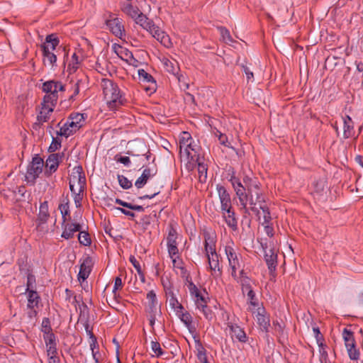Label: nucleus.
<instances>
[{"label":"nucleus","instance_id":"f257e3e1","mask_svg":"<svg viewBox=\"0 0 363 363\" xmlns=\"http://www.w3.org/2000/svg\"><path fill=\"white\" fill-rule=\"evenodd\" d=\"M232 186L238 197L240 206L247 210V202L253 212L259 214L256 207L265 203V197L261 189V184L255 177L245 176L242 182L233 174L230 179Z\"/></svg>","mask_w":363,"mask_h":363},{"label":"nucleus","instance_id":"f03ea898","mask_svg":"<svg viewBox=\"0 0 363 363\" xmlns=\"http://www.w3.org/2000/svg\"><path fill=\"white\" fill-rule=\"evenodd\" d=\"M101 86L104 99L110 109H117L125 104L126 99L118 84L113 80L106 78L102 79Z\"/></svg>","mask_w":363,"mask_h":363},{"label":"nucleus","instance_id":"7ed1b4c3","mask_svg":"<svg viewBox=\"0 0 363 363\" xmlns=\"http://www.w3.org/2000/svg\"><path fill=\"white\" fill-rule=\"evenodd\" d=\"M60 43L59 38L55 34L48 35L45 42L40 45L43 53V62L45 67H50L51 69L55 68L57 65V54L62 50L65 52V48L58 47Z\"/></svg>","mask_w":363,"mask_h":363},{"label":"nucleus","instance_id":"20e7f679","mask_svg":"<svg viewBox=\"0 0 363 363\" xmlns=\"http://www.w3.org/2000/svg\"><path fill=\"white\" fill-rule=\"evenodd\" d=\"M203 235L204 238V249L209 267L214 273L216 272V270L220 272L218 255L216 250V235L213 232L206 229L203 230Z\"/></svg>","mask_w":363,"mask_h":363},{"label":"nucleus","instance_id":"39448f33","mask_svg":"<svg viewBox=\"0 0 363 363\" xmlns=\"http://www.w3.org/2000/svg\"><path fill=\"white\" fill-rule=\"evenodd\" d=\"M86 117L84 113H73L61 126L57 136H69L79 130L85 124Z\"/></svg>","mask_w":363,"mask_h":363},{"label":"nucleus","instance_id":"423d86ee","mask_svg":"<svg viewBox=\"0 0 363 363\" xmlns=\"http://www.w3.org/2000/svg\"><path fill=\"white\" fill-rule=\"evenodd\" d=\"M42 89L46 93L43 101L55 106L59 97L58 92L65 91V87L60 82L50 80L43 84Z\"/></svg>","mask_w":363,"mask_h":363},{"label":"nucleus","instance_id":"0eeeda50","mask_svg":"<svg viewBox=\"0 0 363 363\" xmlns=\"http://www.w3.org/2000/svg\"><path fill=\"white\" fill-rule=\"evenodd\" d=\"M147 298L148 300V304L145 311L147 314L150 325L153 327L157 318L162 316V312L160 306L158 305L156 294L154 291L151 290L147 294Z\"/></svg>","mask_w":363,"mask_h":363},{"label":"nucleus","instance_id":"6e6552de","mask_svg":"<svg viewBox=\"0 0 363 363\" xmlns=\"http://www.w3.org/2000/svg\"><path fill=\"white\" fill-rule=\"evenodd\" d=\"M43 160L38 155H35L27 167L26 174V180L27 182L34 185L36 179L43 172Z\"/></svg>","mask_w":363,"mask_h":363},{"label":"nucleus","instance_id":"1a4fd4ad","mask_svg":"<svg viewBox=\"0 0 363 363\" xmlns=\"http://www.w3.org/2000/svg\"><path fill=\"white\" fill-rule=\"evenodd\" d=\"M342 337L350 358L352 360H357L359 357V352L356 347L353 332L347 328H344Z\"/></svg>","mask_w":363,"mask_h":363},{"label":"nucleus","instance_id":"9d476101","mask_svg":"<svg viewBox=\"0 0 363 363\" xmlns=\"http://www.w3.org/2000/svg\"><path fill=\"white\" fill-rule=\"evenodd\" d=\"M225 252L228 260L229 266L232 269L231 276L234 279H237V270L241 267V255L238 253L231 245H229L225 247Z\"/></svg>","mask_w":363,"mask_h":363},{"label":"nucleus","instance_id":"9b49d317","mask_svg":"<svg viewBox=\"0 0 363 363\" xmlns=\"http://www.w3.org/2000/svg\"><path fill=\"white\" fill-rule=\"evenodd\" d=\"M105 23L116 37L123 39L125 36V28L121 19L116 17L115 14L108 13V17L106 18Z\"/></svg>","mask_w":363,"mask_h":363},{"label":"nucleus","instance_id":"f8f14e48","mask_svg":"<svg viewBox=\"0 0 363 363\" xmlns=\"http://www.w3.org/2000/svg\"><path fill=\"white\" fill-rule=\"evenodd\" d=\"M82 167H78L76 172L77 174L74 173L69 180L70 191L75 195H79L83 191L85 185V177L82 172Z\"/></svg>","mask_w":363,"mask_h":363},{"label":"nucleus","instance_id":"ddd939ff","mask_svg":"<svg viewBox=\"0 0 363 363\" xmlns=\"http://www.w3.org/2000/svg\"><path fill=\"white\" fill-rule=\"evenodd\" d=\"M179 147H180V153L182 152V149L184 150V153L186 155V157H194V155H191L190 151H194L195 153H197L200 149L199 140H196V142L194 140V138H182L179 140Z\"/></svg>","mask_w":363,"mask_h":363},{"label":"nucleus","instance_id":"4468645a","mask_svg":"<svg viewBox=\"0 0 363 363\" xmlns=\"http://www.w3.org/2000/svg\"><path fill=\"white\" fill-rule=\"evenodd\" d=\"M163 286L167 297V302L168 303L169 307L174 311L178 308L180 310L184 309L183 306L178 301L176 297V294L174 291L172 284L169 282L168 284L163 283Z\"/></svg>","mask_w":363,"mask_h":363},{"label":"nucleus","instance_id":"2eb2a0df","mask_svg":"<svg viewBox=\"0 0 363 363\" xmlns=\"http://www.w3.org/2000/svg\"><path fill=\"white\" fill-rule=\"evenodd\" d=\"M60 156L58 154H50L47 158L45 163H44L45 171L44 174L45 177H49L52 173L55 172L59 167Z\"/></svg>","mask_w":363,"mask_h":363},{"label":"nucleus","instance_id":"dca6fc26","mask_svg":"<svg viewBox=\"0 0 363 363\" xmlns=\"http://www.w3.org/2000/svg\"><path fill=\"white\" fill-rule=\"evenodd\" d=\"M41 105V110L37 116L38 123H34L33 125V128L35 129L40 128V123L47 121V120L49 118V114L53 111L55 106H51V104L48 103H45L43 101Z\"/></svg>","mask_w":363,"mask_h":363},{"label":"nucleus","instance_id":"f3484780","mask_svg":"<svg viewBox=\"0 0 363 363\" xmlns=\"http://www.w3.org/2000/svg\"><path fill=\"white\" fill-rule=\"evenodd\" d=\"M256 319L260 329L265 333H268L270 326V318L264 308H257Z\"/></svg>","mask_w":363,"mask_h":363},{"label":"nucleus","instance_id":"a211bd4d","mask_svg":"<svg viewBox=\"0 0 363 363\" xmlns=\"http://www.w3.org/2000/svg\"><path fill=\"white\" fill-rule=\"evenodd\" d=\"M217 191L218 193V196L221 204V211L224 210L229 211V208H232V204L230 196L228 193L226 189L223 186L217 185Z\"/></svg>","mask_w":363,"mask_h":363},{"label":"nucleus","instance_id":"6ab92c4d","mask_svg":"<svg viewBox=\"0 0 363 363\" xmlns=\"http://www.w3.org/2000/svg\"><path fill=\"white\" fill-rule=\"evenodd\" d=\"M26 293L28 294L27 307L31 310V311L29 312L28 315H29V317L32 318L33 315H35L37 313L36 311L34 310V308L35 307H38V303L40 300V297L38 294V293L35 290L26 291Z\"/></svg>","mask_w":363,"mask_h":363},{"label":"nucleus","instance_id":"aec40b11","mask_svg":"<svg viewBox=\"0 0 363 363\" xmlns=\"http://www.w3.org/2000/svg\"><path fill=\"white\" fill-rule=\"evenodd\" d=\"M92 267V259L90 257H85L80 265L78 279L79 281H84L86 279L91 272Z\"/></svg>","mask_w":363,"mask_h":363},{"label":"nucleus","instance_id":"412c9836","mask_svg":"<svg viewBox=\"0 0 363 363\" xmlns=\"http://www.w3.org/2000/svg\"><path fill=\"white\" fill-rule=\"evenodd\" d=\"M63 232L62 237L65 239H70L76 232L80 231L82 226L79 223H62Z\"/></svg>","mask_w":363,"mask_h":363},{"label":"nucleus","instance_id":"4be33fe9","mask_svg":"<svg viewBox=\"0 0 363 363\" xmlns=\"http://www.w3.org/2000/svg\"><path fill=\"white\" fill-rule=\"evenodd\" d=\"M230 329V333L232 338H236L240 342H245L247 340V336L244 330L238 325L231 323L228 324Z\"/></svg>","mask_w":363,"mask_h":363},{"label":"nucleus","instance_id":"5701e85b","mask_svg":"<svg viewBox=\"0 0 363 363\" xmlns=\"http://www.w3.org/2000/svg\"><path fill=\"white\" fill-rule=\"evenodd\" d=\"M222 212L223 217L229 228L233 230H235L238 228V221L235 218V212L233 208L228 210H224Z\"/></svg>","mask_w":363,"mask_h":363},{"label":"nucleus","instance_id":"b1692460","mask_svg":"<svg viewBox=\"0 0 363 363\" xmlns=\"http://www.w3.org/2000/svg\"><path fill=\"white\" fill-rule=\"evenodd\" d=\"M138 76L140 78V80H141L143 82H149L151 83L152 85L145 88V90L147 91H155V86H156V82L154 79L153 77L147 73L145 70L143 69H138Z\"/></svg>","mask_w":363,"mask_h":363},{"label":"nucleus","instance_id":"393cba45","mask_svg":"<svg viewBox=\"0 0 363 363\" xmlns=\"http://www.w3.org/2000/svg\"><path fill=\"white\" fill-rule=\"evenodd\" d=\"M264 259L269 271L271 272L275 271L277 264V255L274 250L269 249L268 251H265Z\"/></svg>","mask_w":363,"mask_h":363},{"label":"nucleus","instance_id":"a878e982","mask_svg":"<svg viewBox=\"0 0 363 363\" xmlns=\"http://www.w3.org/2000/svg\"><path fill=\"white\" fill-rule=\"evenodd\" d=\"M162 62L164 67V69L166 72L173 74L177 75L178 74L179 67L178 62L174 60H170L168 58L164 57L162 60Z\"/></svg>","mask_w":363,"mask_h":363},{"label":"nucleus","instance_id":"bb28decb","mask_svg":"<svg viewBox=\"0 0 363 363\" xmlns=\"http://www.w3.org/2000/svg\"><path fill=\"white\" fill-rule=\"evenodd\" d=\"M121 10L124 13L134 19L135 21H136V18L140 16V13H142L137 6H135L131 4H124L121 7Z\"/></svg>","mask_w":363,"mask_h":363},{"label":"nucleus","instance_id":"cd10ccee","mask_svg":"<svg viewBox=\"0 0 363 363\" xmlns=\"http://www.w3.org/2000/svg\"><path fill=\"white\" fill-rule=\"evenodd\" d=\"M174 312L189 330H191L193 328V318L189 312L184 311V308L182 310L178 308Z\"/></svg>","mask_w":363,"mask_h":363},{"label":"nucleus","instance_id":"c85d7f7f","mask_svg":"<svg viewBox=\"0 0 363 363\" xmlns=\"http://www.w3.org/2000/svg\"><path fill=\"white\" fill-rule=\"evenodd\" d=\"M343 130L345 136H352L355 134L354 131V122L349 116L342 117Z\"/></svg>","mask_w":363,"mask_h":363},{"label":"nucleus","instance_id":"c756f323","mask_svg":"<svg viewBox=\"0 0 363 363\" xmlns=\"http://www.w3.org/2000/svg\"><path fill=\"white\" fill-rule=\"evenodd\" d=\"M148 32L161 43L165 45L166 41L168 40V36L155 24H154V26L152 27Z\"/></svg>","mask_w":363,"mask_h":363},{"label":"nucleus","instance_id":"7c9ffc66","mask_svg":"<svg viewBox=\"0 0 363 363\" xmlns=\"http://www.w3.org/2000/svg\"><path fill=\"white\" fill-rule=\"evenodd\" d=\"M153 176V174L151 173V170L150 168H146L143 170L141 176L135 181V186L138 189L143 188L147 183V180Z\"/></svg>","mask_w":363,"mask_h":363},{"label":"nucleus","instance_id":"2f4dec72","mask_svg":"<svg viewBox=\"0 0 363 363\" xmlns=\"http://www.w3.org/2000/svg\"><path fill=\"white\" fill-rule=\"evenodd\" d=\"M50 216L48 211V201H44L40 204L38 220L39 221L38 225L45 223Z\"/></svg>","mask_w":363,"mask_h":363},{"label":"nucleus","instance_id":"473e14b6","mask_svg":"<svg viewBox=\"0 0 363 363\" xmlns=\"http://www.w3.org/2000/svg\"><path fill=\"white\" fill-rule=\"evenodd\" d=\"M82 60L79 58V57L74 52L71 58L70 62L68 63L67 65V72L69 74H72L77 72L78 68L79 67V65H81Z\"/></svg>","mask_w":363,"mask_h":363},{"label":"nucleus","instance_id":"72a5a7b5","mask_svg":"<svg viewBox=\"0 0 363 363\" xmlns=\"http://www.w3.org/2000/svg\"><path fill=\"white\" fill-rule=\"evenodd\" d=\"M135 22L147 31H149L150 29L154 26L155 24L152 20L148 18L143 13H140V16L138 18H136V21Z\"/></svg>","mask_w":363,"mask_h":363},{"label":"nucleus","instance_id":"f704fd0d","mask_svg":"<svg viewBox=\"0 0 363 363\" xmlns=\"http://www.w3.org/2000/svg\"><path fill=\"white\" fill-rule=\"evenodd\" d=\"M197 169H198L199 181L201 183L206 182V179H207V171H208L206 164H205L203 162H199Z\"/></svg>","mask_w":363,"mask_h":363},{"label":"nucleus","instance_id":"c9c22d12","mask_svg":"<svg viewBox=\"0 0 363 363\" xmlns=\"http://www.w3.org/2000/svg\"><path fill=\"white\" fill-rule=\"evenodd\" d=\"M177 233L176 229L172 225H169L167 237V245H177Z\"/></svg>","mask_w":363,"mask_h":363},{"label":"nucleus","instance_id":"e433bc0d","mask_svg":"<svg viewBox=\"0 0 363 363\" xmlns=\"http://www.w3.org/2000/svg\"><path fill=\"white\" fill-rule=\"evenodd\" d=\"M115 202L117 204H118L123 207L127 208L128 209H130V210H134V211H141V212L144 211V208L142 206L133 205L130 203L123 201V200H121L120 199H116Z\"/></svg>","mask_w":363,"mask_h":363},{"label":"nucleus","instance_id":"4c0bfd02","mask_svg":"<svg viewBox=\"0 0 363 363\" xmlns=\"http://www.w3.org/2000/svg\"><path fill=\"white\" fill-rule=\"evenodd\" d=\"M79 233L78 235V240L81 245L84 246H89L91 245V238L89 237V234L85 231H79Z\"/></svg>","mask_w":363,"mask_h":363},{"label":"nucleus","instance_id":"58836bf2","mask_svg":"<svg viewBox=\"0 0 363 363\" xmlns=\"http://www.w3.org/2000/svg\"><path fill=\"white\" fill-rule=\"evenodd\" d=\"M319 347V352H320V361L321 363H327L328 362V352L326 351V345L323 343V342L318 343Z\"/></svg>","mask_w":363,"mask_h":363},{"label":"nucleus","instance_id":"ea45409f","mask_svg":"<svg viewBox=\"0 0 363 363\" xmlns=\"http://www.w3.org/2000/svg\"><path fill=\"white\" fill-rule=\"evenodd\" d=\"M259 206L263 213L264 222L262 223V225L269 224V222L272 220V217L270 215L269 208L264 203H262L259 205Z\"/></svg>","mask_w":363,"mask_h":363},{"label":"nucleus","instance_id":"a19ab883","mask_svg":"<svg viewBox=\"0 0 363 363\" xmlns=\"http://www.w3.org/2000/svg\"><path fill=\"white\" fill-rule=\"evenodd\" d=\"M129 260L132 263V264L134 266V267L135 268L138 274L140 276L142 281H144L145 277H144V274L142 271V269H141L139 262L135 259V257L134 256H130Z\"/></svg>","mask_w":363,"mask_h":363},{"label":"nucleus","instance_id":"79ce46f5","mask_svg":"<svg viewBox=\"0 0 363 363\" xmlns=\"http://www.w3.org/2000/svg\"><path fill=\"white\" fill-rule=\"evenodd\" d=\"M35 290V277L29 273L27 276V283H26V291H31Z\"/></svg>","mask_w":363,"mask_h":363},{"label":"nucleus","instance_id":"37998d69","mask_svg":"<svg viewBox=\"0 0 363 363\" xmlns=\"http://www.w3.org/2000/svg\"><path fill=\"white\" fill-rule=\"evenodd\" d=\"M41 331L43 335L48 334L52 332V329L50 326V321L48 318H44L41 324Z\"/></svg>","mask_w":363,"mask_h":363},{"label":"nucleus","instance_id":"c03bdc74","mask_svg":"<svg viewBox=\"0 0 363 363\" xmlns=\"http://www.w3.org/2000/svg\"><path fill=\"white\" fill-rule=\"evenodd\" d=\"M118 179L120 186L124 189H128L132 186V182L123 175H118Z\"/></svg>","mask_w":363,"mask_h":363},{"label":"nucleus","instance_id":"a18cd8bd","mask_svg":"<svg viewBox=\"0 0 363 363\" xmlns=\"http://www.w3.org/2000/svg\"><path fill=\"white\" fill-rule=\"evenodd\" d=\"M43 339H44L45 345H57L56 336L52 332L43 335Z\"/></svg>","mask_w":363,"mask_h":363},{"label":"nucleus","instance_id":"49530a36","mask_svg":"<svg viewBox=\"0 0 363 363\" xmlns=\"http://www.w3.org/2000/svg\"><path fill=\"white\" fill-rule=\"evenodd\" d=\"M58 208L62 213L63 220L62 223L64 224L67 220L66 216L69 215V204L68 203H61Z\"/></svg>","mask_w":363,"mask_h":363},{"label":"nucleus","instance_id":"de8ad7c7","mask_svg":"<svg viewBox=\"0 0 363 363\" xmlns=\"http://www.w3.org/2000/svg\"><path fill=\"white\" fill-rule=\"evenodd\" d=\"M61 138H52V142L48 148L49 152H53L58 150L61 147Z\"/></svg>","mask_w":363,"mask_h":363},{"label":"nucleus","instance_id":"09e8293b","mask_svg":"<svg viewBox=\"0 0 363 363\" xmlns=\"http://www.w3.org/2000/svg\"><path fill=\"white\" fill-rule=\"evenodd\" d=\"M151 348L156 357H160L163 354V351L160 347V345L157 341H152Z\"/></svg>","mask_w":363,"mask_h":363},{"label":"nucleus","instance_id":"8fccbe9b","mask_svg":"<svg viewBox=\"0 0 363 363\" xmlns=\"http://www.w3.org/2000/svg\"><path fill=\"white\" fill-rule=\"evenodd\" d=\"M121 55H122L121 56V58L125 60L128 62L130 63L132 60L135 61V59L134 58L133 53L128 49H124L123 50H122Z\"/></svg>","mask_w":363,"mask_h":363},{"label":"nucleus","instance_id":"3c124183","mask_svg":"<svg viewBox=\"0 0 363 363\" xmlns=\"http://www.w3.org/2000/svg\"><path fill=\"white\" fill-rule=\"evenodd\" d=\"M80 82L81 80H77V82L72 86V94L69 96V101H74L75 100V96L79 94Z\"/></svg>","mask_w":363,"mask_h":363},{"label":"nucleus","instance_id":"603ef678","mask_svg":"<svg viewBox=\"0 0 363 363\" xmlns=\"http://www.w3.org/2000/svg\"><path fill=\"white\" fill-rule=\"evenodd\" d=\"M189 290L190 294L195 297H199V294H201V291L199 290L197 286L191 281H189Z\"/></svg>","mask_w":363,"mask_h":363},{"label":"nucleus","instance_id":"864d4df0","mask_svg":"<svg viewBox=\"0 0 363 363\" xmlns=\"http://www.w3.org/2000/svg\"><path fill=\"white\" fill-rule=\"evenodd\" d=\"M199 297H195L196 298L195 303L196 305V308H201V307H203V306H204V305L207 304V301H206V298L204 297V296L201 293L200 294H199Z\"/></svg>","mask_w":363,"mask_h":363},{"label":"nucleus","instance_id":"5fc2aeb1","mask_svg":"<svg viewBox=\"0 0 363 363\" xmlns=\"http://www.w3.org/2000/svg\"><path fill=\"white\" fill-rule=\"evenodd\" d=\"M199 309L203 312L206 319L211 320L213 318V313L211 308L208 307L207 304Z\"/></svg>","mask_w":363,"mask_h":363},{"label":"nucleus","instance_id":"6e6d98bb","mask_svg":"<svg viewBox=\"0 0 363 363\" xmlns=\"http://www.w3.org/2000/svg\"><path fill=\"white\" fill-rule=\"evenodd\" d=\"M168 253L171 258L179 256V250L177 248V245H167Z\"/></svg>","mask_w":363,"mask_h":363},{"label":"nucleus","instance_id":"4d7b16f0","mask_svg":"<svg viewBox=\"0 0 363 363\" xmlns=\"http://www.w3.org/2000/svg\"><path fill=\"white\" fill-rule=\"evenodd\" d=\"M46 352L48 357L57 356V345H46Z\"/></svg>","mask_w":363,"mask_h":363},{"label":"nucleus","instance_id":"13d9d810","mask_svg":"<svg viewBox=\"0 0 363 363\" xmlns=\"http://www.w3.org/2000/svg\"><path fill=\"white\" fill-rule=\"evenodd\" d=\"M242 69L246 74L247 82L252 81L254 79L253 72L250 69L247 65H242Z\"/></svg>","mask_w":363,"mask_h":363},{"label":"nucleus","instance_id":"bf43d9fd","mask_svg":"<svg viewBox=\"0 0 363 363\" xmlns=\"http://www.w3.org/2000/svg\"><path fill=\"white\" fill-rule=\"evenodd\" d=\"M219 29H220V34H221L223 40L225 41L231 42L232 38H231V36H230V32L228 31V30L224 27H220V28H219Z\"/></svg>","mask_w":363,"mask_h":363},{"label":"nucleus","instance_id":"052dcab7","mask_svg":"<svg viewBox=\"0 0 363 363\" xmlns=\"http://www.w3.org/2000/svg\"><path fill=\"white\" fill-rule=\"evenodd\" d=\"M247 295L248 299L250 300V304L253 306H257L258 302L255 297V293L254 292V291L253 290L249 291Z\"/></svg>","mask_w":363,"mask_h":363},{"label":"nucleus","instance_id":"680f3d73","mask_svg":"<svg viewBox=\"0 0 363 363\" xmlns=\"http://www.w3.org/2000/svg\"><path fill=\"white\" fill-rule=\"evenodd\" d=\"M172 259L173 267L175 269H180L184 267L183 262L179 258V256L171 258Z\"/></svg>","mask_w":363,"mask_h":363},{"label":"nucleus","instance_id":"e2e57ef3","mask_svg":"<svg viewBox=\"0 0 363 363\" xmlns=\"http://www.w3.org/2000/svg\"><path fill=\"white\" fill-rule=\"evenodd\" d=\"M115 209L120 211L122 213L128 216L131 219H133L135 216V213L130 210H126V209L121 208V207H115Z\"/></svg>","mask_w":363,"mask_h":363},{"label":"nucleus","instance_id":"0e129e2a","mask_svg":"<svg viewBox=\"0 0 363 363\" xmlns=\"http://www.w3.org/2000/svg\"><path fill=\"white\" fill-rule=\"evenodd\" d=\"M123 286V283H122V280L120 277H116L115 279V282H114V287H113V292L114 293V294L116 295V291L118 290L119 289H121Z\"/></svg>","mask_w":363,"mask_h":363},{"label":"nucleus","instance_id":"69168bd1","mask_svg":"<svg viewBox=\"0 0 363 363\" xmlns=\"http://www.w3.org/2000/svg\"><path fill=\"white\" fill-rule=\"evenodd\" d=\"M218 140L221 145L232 149H235V147L232 145L231 142L228 140V138H218Z\"/></svg>","mask_w":363,"mask_h":363},{"label":"nucleus","instance_id":"338daca9","mask_svg":"<svg viewBox=\"0 0 363 363\" xmlns=\"http://www.w3.org/2000/svg\"><path fill=\"white\" fill-rule=\"evenodd\" d=\"M273 328L275 332L281 334L283 333L284 326L277 320L273 321Z\"/></svg>","mask_w":363,"mask_h":363},{"label":"nucleus","instance_id":"774afa93","mask_svg":"<svg viewBox=\"0 0 363 363\" xmlns=\"http://www.w3.org/2000/svg\"><path fill=\"white\" fill-rule=\"evenodd\" d=\"M313 333L315 335V337L316 338L317 343L323 342V335L320 333L319 328H313Z\"/></svg>","mask_w":363,"mask_h":363}]
</instances>
